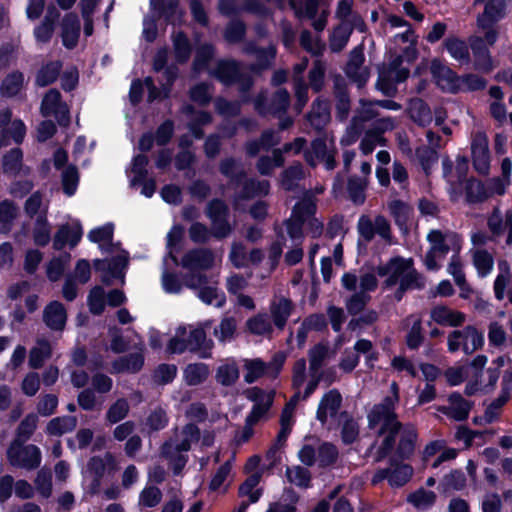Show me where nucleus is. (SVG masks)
I'll return each instance as SVG.
<instances>
[{
    "instance_id": "f257e3e1",
    "label": "nucleus",
    "mask_w": 512,
    "mask_h": 512,
    "mask_svg": "<svg viewBox=\"0 0 512 512\" xmlns=\"http://www.w3.org/2000/svg\"><path fill=\"white\" fill-rule=\"evenodd\" d=\"M210 75L222 85L231 87L238 85V91L243 102L251 100L250 91L254 86V79L249 73L242 71L241 63L235 59H220Z\"/></svg>"
},
{
    "instance_id": "f03ea898",
    "label": "nucleus",
    "mask_w": 512,
    "mask_h": 512,
    "mask_svg": "<svg viewBox=\"0 0 512 512\" xmlns=\"http://www.w3.org/2000/svg\"><path fill=\"white\" fill-rule=\"evenodd\" d=\"M205 215L211 220V224L214 225L216 239H225L232 233L233 228L229 222L230 210L223 199H211L205 208Z\"/></svg>"
},
{
    "instance_id": "7ed1b4c3",
    "label": "nucleus",
    "mask_w": 512,
    "mask_h": 512,
    "mask_svg": "<svg viewBox=\"0 0 512 512\" xmlns=\"http://www.w3.org/2000/svg\"><path fill=\"white\" fill-rule=\"evenodd\" d=\"M244 394L249 401L254 403L245 421L249 425L255 426L272 407L275 392L266 393L262 388L254 386L246 389Z\"/></svg>"
},
{
    "instance_id": "20e7f679",
    "label": "nucleus",
    "mask_w": 512,
    "mask_h": 512,
    "mask_svg": "<svg viewBox=\"0 0 512 512\" xmlns=\"http://www.w3.org/2000/svg\"><path fill=\"white\" fill-rule=\"evenodd\" d=\"M398 399L397 395L396 398L385 396L380 403L375 404L367 414L368 428L374 429L379 424H381L380 427H387L398 422V415L395 411Z\"/></svg>"
},
{
    "instance_id": "39448f33",
    "label": "nucleus",
    "mask_w": 512,
    "mask_h": 512,
    "mask_svg": "<svg viewBox=\"0 0 512 512\" xmlns=\"http://www.w3.org/2000/svg\"><path fill=\"white\" fill-rule=\"evenodd\" d=\"M7 459L13 467L34 470L40 466L42 456L40 449L34 444L24 447L11 445L7 450Z\"/></svg>"
},
{
    "instance_id": "423d86ee",
    "label": "nucleus",
    "mask_w": 512,
    "mask_h": 512,
    "mask_svg": "<svg viewBox=\"0 0 512 512\" xmlns=\"http://www.w3.org/2000/svg\"><path fill=\"white\" fill-rule=\"evenodd\" d=\"M129 258L128 255H116L110 259H99L93 260V268L96 272H103L101 282L109 286L112 284L113 279L124 278V269L128 266Z\"/></svg>"
},
{
    "instance_id": "0eeeda50",
    "label": "nucleus",
    "mask_w": 512,
    "mask_h": 512,
    "mask_svg": "<svg viewBox=\"0 0 512 512\" xmlns=\"http://www.w3.org/2000/svg\"><path fill=\"white\" fill-rule=\"evenodd\" d=\"M412 266V259L395 256L389 259L386 264L377 266L376 273L380 277L388 276L383 282L384 289H387L398 283L400 284L401 277H403V274L410 270Z\"/></svg>"
},
{
    "instance_id": "6e6552de",
    "label": "nucleus",
    "mask_w": 512,
    "mask_h": 512,
    "mask_svg": "<svg viewBox=\"0 0 512 512\" xmlns=\"http://www.w3.org/2000/svg\"><path fill=\"white\" fill-rule=\"evenodd\" d=\"M487 135L478 131L471 141V157L475 171L481 175H486L490 168V151Z\"/></svg>"
},
{
    "instance_id": "1a4fd4ad",
    "label": "nucleus",
    "mask_w": 512,
    "mask_h": 512,
    "mask_svg": "<svg viewBox=\"0 0 512 512\" xmlns=\"http://www.w3.org/2000/svg\"><path fill=\"white\" fill-rule=\"evenodd\" d=\"M484 4V10L477 16L479 28H492L504 18L506 0H474V5Z\"/></svg>"
},
{
    "instance_id": "9d476101",
    "label": "nucleus",
    "mask_w": 512,
    "mask_h": 512,
    "mask_svg": "<svg viewBox=\"0 0 512 512\" xmlns=\"http://www.w3.org/2000/svg\"><path fill=\"white\" fill-rule=\"evenodd\" d=\"M180 264L190 271L208 270L214 264V254L209 248H193L183 255Z\"/></svg>"
},
{
    "instance_id": "9b49d317",
    "label": "nucleus",
    "mask_w": 512,
    "mask_h": 512,
    "mask_svg": "<svg viewBox=\"0 0 512 512\" xmlns=\"http://www.w3.org/2000/svg\"><path fill=\"white\" fill-rule=\"evenodd\" d=\"M83 229L81 223L77 220L72 224H63L54 235L53 248L62 250L67 244L74 248L81 241Z\"/></svg>"
},
{
    "instance_id": "f8f14e48",
    "label": "nucleus",
    "mask_w": 512,
    "mask_h": 512,
    "mask_svg": "<svg viewBox=\"0 0 512 512\" xmlns=\"http://www.w3.org/2000/svg\"><path fill=\"white\" fill-rule=\"evenodd\" d=\"M81 24L75 12H68L61 21V40L65 48L72 50L78 45Z\"/></svg>"
},
{
    "instance_id": "ddd939ff",
    "label": "nucleus",
    "mask_w": 512,
    "mask_h": 512,
    "mask_svg": "<svg viewBox=\"0 0 512 512\" xmlns=\"http://www.w3.org/2000/svg\"><path fill=\"white\" fill-rule=\"evenodd\" d=\"M430 72L438 84L445 82L451 93L456 94L462 89V87L459 86L458 74L445 65L440 59H432Z\"/></svg>"
},
{
    "instance_id": "4468645a",
    "label": "nucleus",
    "mask_w": 512,
    "mask_h": 512,
    "mask_svg": "<svg viewBox=\"0 0 512 512\" xmlns=\"http://www.w3.org/2000/svg\"><path fill=\"white\" fill-rule=\"evenodd\" d=\"M67 321V312L59 301H51L43 310V322L53 331H62Z\"/></svg>"
},
{
    "instance_id": "2eb2a0df",
    "label": "nucleus",
    "mask_w": 512,
    "mask_h": 512,
    "mask_svg": "<svg viewBox=\"0 0 512 512\" xmlns=\"http://www.w3.org/2000/svg\"><path fill=\"white\" fill-rule=\"evenodd\" d=\"M294 310V303L290 298L281 297L270 304V314L275 327L282 331Z\"/></svg>"
},
{
    "instance_id": "dca6fc26",
    "label": "nucleus",
    "mask_w": 512,
    "mask_h": 512,
    "mask_svg": "<svg viewBox=\"0 0 512 512\" xmlns=\"http://www.w3.org/2000/svg\"><path fill=\"white\" fill-rule=\"evenodd\" d=\"M364 61V47L363 45H358L354 47L349 53L348 62L345 68L346 75L350 79L357 81L359 86L365 84L368 79L367 75L359 73V69L363 65Z\"/></svg>"
},
{
    "instance_id": "f3484780",
    "label": "nucleus",
    "mask_w": 512,
    "mask_h": 512,
    "mask_svg": "<svg viewBox=\"0 0 512 512\" xmlns=\"http://www.w3.org/2000/svg\"><path fill=\"white\" fill-rule=\"evenodd\" d=\"M431 319L439 325L458 327L465 322V314L453 311L445 305H437L431 309Z\"/></svg>"
},
{
    "instance_id": "a211bd4d",
    "label": "nucleus",
    "mask_w": 512,
    "mask_h": 512,
    "mask_svg": "<svg viewBox=\"0 0 512 512\" xmlns=\"http://www.w3.org/2000/svg\"><path fill=\"white\" fill-rule=\"evenodd\" d=\"M418 432L413 426L405 427L400 435L395 452L400 460H409L414 455Z\"/></svg>"
},
{
    "instance_id": "6ab92c4d",
    "label": "nucleus",
    "mask_w": 512,
    "mask_h": 512,
    "mask_svg": "<svg viewBox=\"0 0 512 512\" xmlns=\"http://www.w3.org/2000/svg\"><path fill=\"white\" fill-rule=\"evenodd\" d=\"M186 340L190 352H200V357L204 359L211 357L210 351L213 348V341L207 339L206 332L203 328L198 327L191 330Z\"/></svg>"
},
{
    "instance_id": "aec40b11",
    "label": "nucleus",
    "mask_w": 512,
    "mask_h": 512,
    "mask_svg": "<svg viewBox=\"0 0 512 512\" xmlns=\"http://www.w3.org/2000/svg\"><path fill=\"white\" fill-rule=\"evenodd\" d=\"M62 68L63 62L61 60H52L44 63L36 73L35 85L41 88L52 85L60 77Z\"/></svg>"
},
{
    "instance_id": "412c9836",
    "label": "nucleus",
    "mask_w": 512,
    "mask_h": 512,
    "mask_svg": "<svg viewBox=\"0 0 512 512\" xmlns=\"http://www.w3.org/2000/svg\"><path fill=\"white\" fill-rule=\"evenodd\" d=\"M470 47L474 55L476 69L483 72H490L493 69L492 59L483 38L476 37L471 40Z\"/></svg>"
},
{
    "instance_id": "4be33fe9",
    "label": "nucleus",
    "mask_w": 512,
    "mask_h": 512,
    "mask_svg": "<svg viewBox=\"0 0 512 512\" xmlns=\"http://www.w3.org/2000/svg\"><path fill=\"white\" fill-rule=\"evenodd\" d=\"M144 356L142 353L134 352L121 356L112 362L113 372L115 373H138L144 366Z\"/></svg>"
},
{
    "instance_id": "5701e85b",
    "label": "nucleus",
    "mask_w": 512,
    "mask_h": 512,
    "mask_svg": "<svg viewBox=\"0 0 512 512\" xmlns=\"http://www.w3.org/2000/svg\"><path fill=\"white\" fill-rule=\"evenodd\" d=\"M174 58L177 64H186L193 52V46L187 34L180 30L172 35Z\"/></svg>"
},
{
    "instance_id": "b1692460",
    "label": "nucleus",
    "mask_w": 512,
    "mask_h": 512,
    "mask_svg": "<svg viewBox=\"0 0 512 512\" xmlns=\"http://www.w3.org/2000/svg\"><path fill=\"white\" fill-rule=\"evenodd\" d=\"M492 196L483 181L470 177L465 183V199L470 205L483 203Z\"/></svg>"
},
{
    "instance_id": "393cba45",
    "label": "nucleus",
    "mask_w": 512,
    "mask_h": 512,
    "mask_svg": "<svg viewBox=\"0 0 512 512\" xmlns=\"http://www.w3.org/2000/svg\"><path fill=\"white\" fill-rule=\"evenodd\" d=\"M24 73L20 70L9 72L0 83V95L4 98L17 96L24 86Z\"/></svg>"
},
{
    "instance_id": "a878e982",
    "label": "nucleus",
    "mask_w": 512,
    "mask_h": 512,
    "mask_svg": "<svg viewBox=\"0 0 512 512\" xmlns=\"http://www.w3.org/2000/svg\"><path fill=\"white\" fill-rule=\"evenodd\" d=\"M448 401L451 404L450 416L456 421H465L469 417V413L474 405L472 401L466 400L460 393L452 392Z\"/></svg>"
},
{
    "instance_id": "bb28decb",
    "label": "nucleus",
    "mask_w": 512,
    "mask_h": 512,
    "mask_svg": "<svg viewBox=\"0 0 512 512\" xmlns=\"http://www.w3.org/2000/svg\"><path fill=\"white\" fill-rule=\"evenodd\" d=\"M353 32L352 25L340 23L333 28L329 35V48L334 53L341 52L347 45Z\"/></svg>"
},
{
    "instance_id": "cd10ccee",
    "label": "nucleus",
    "mask_w": 512,
    "mask_h": 512,
    "mask_svg": "<svg viewBox=\"0 0 512 512\" xmlns=\"http://www.w3.org/2000/svg\"><path fill=\"white\" fill-rule=\"evenodd\" d=\"M261 480V474L256 472L254 474L249 475L238 488V496L239 497H248V501L250 503H257L263 494L262 488L255 489Z\"/></svg>"
},
{
    "instance_id": "c85d7f7f",
    "label": "nucleus",
    "mask_w": 512,
    "mask_h": 512,
    "mask_svg": "<svg viewBox=\"0 0 512 512\" xmlns=\"http://www.w3.org/2000/svg\"><path fill=\"white\" fill-rule=\"evenodd\" d=\"M114 224L112 222L105 223L89 231L88 239L92 243H108V247L100 245V249L105 252H111L113 246Z\"/></svg>"
},
{
    "instance_id": "c756f323",
    "label": "nucleus",
    "mask_w": 512,
    "mask_h": 512,
    "mask_svg": "<svg viewBox=\"0 0 512 512\" xmlns=\"http://www.w3.org/2000/svg\"><path fill=\"white\" fill-rule=\"evenodd\" d=\"M77 426V418L71 415L59 416L51 419L45 432L51 436H61L65 433L72 432Z\"/></svg>"
},
{
    "instance_id": "7c9ffc66",
    "label": "nucleus",
    "mask_w": 512,
    "mask_h": 512,
    "mask_svg": "<svg viewBox=\"0 0 512 512\" xmlns=\"http://www.w3.org/2000/svg\"><path fill=\"white\" fill-rule=\"evenodd\" d=\"M410 117L420 127H426L432 122V112L428 103L417 98L410 104Z\"/></svg>"
},
{
    "instance_id": "2f4dec72",
    "label": "nucleus",
    "mask_w": 512,
    "mask_h": 512,
    "mask_svg": "<svg viewBox=\"0 0 512 512\" xmlns=\"http://www.w3.org/2000/svg\"><path fill=\"white\" fill-rule=\"evenodd\" d=\"M183 374L189 386H198L207 380L210 370L206 363H190L185 367Z\"/></svg>"
},
{
    "instance_id": "473e14b6",
    "label": "nucleus",
    "mask_w": 512,
    "mask_h": 512,
    "mask_svg": "<svg viewBox=\"0 0 512 512\" xmlns=\"http://www.w3.org/2000/svg\"><path fill=\"white\" fill-rule=\"evenodd\" d=\"M443 46L455 60L461 63L469 62V48L464 40L457 36H450L444 40Z\"/></svg>"
},
{
    "instance_id": "72a5a7b5",
    "label": "nucleus",
    "mask_w": 512,
    "mask_h": 512,
    "mask_svg": "<svg viewBox=\"0 0 512 512\" xmlns=\"http://www.w3.org/2000/svg\"><path fill=\"white\" fill-rule=\"evenodd\" d=\"M277 55V49L274 45L268 47H261L259 53L256 55V62L250 64L249 70L254 74L270 69L273 66L274 60Z\"/></svg>"
},
{
    "instance_id": "f704fd0d",
    "label": "nucleus",
    "mask_w": 512,
    "mask_h": 512,
    "mask_svg": "<svg viewBox=\"0 0 512 512\" xmlns=\"http://www.w3.org/2000/svg\"><path fill=\"white\" fill-rule=\"evenodd\" d=\"M52 355V347L48 340L41 339L37 341V346L33 347L29 352L28 364L32 369H40L43 367L46 359Z\"/></svg>"
},
{
    "instance_id": "c9c22d12",
    "label": "nucleus",
    "mask_w": 512,
    "mask_h": 512,
    "mask_svg": "<svg viewBox=\"0 0 512 512\" xmlns=\"http://www.w3.org/2000/svg\"><path fill=\"white\" fill-rule=\"evenodd\" d=\"M388 208L395 224L400 229H406L412 213V207L403 200L396 199L389 202Z\"/></svg>"
},
{
    "instance_id": "e433bc0d",
    "label": "nucleus",
    "mask_w": 512,
    "mask_h": 512,
    "mask_svg": "<svg viewBox=\"0 0 512 512\" xmlns=\"http://www.w3.org/2000/svg\"><path fill=\"white\" fill-rule=\"evenodd\" d=\"M215 55V47L213 44L205 42L201 44L195 53V57L192 62V70L195 73H200L206 70L209 63L212 61Z\"/></svg>"
},
{
    "instance_id": "4c0bfd02",
    "label": "nucleus",
    "mask_w": 512,
    "mask_h": 512,
    "mask_svg": "<svg viewBox=\"0 0 512 512\" xmlns=\"http://www.w3.org/2000/svg\"><path fill=\"white\" fill-rule=\"evenodd\" d=\"M335 99L336 118L341 122L347 120L351 109V101L346 86L338 84L335 86Z\"/></svg>"
},
{
    "instance_id": "58836bf2",
    "label": "nucleus",
    "mask_w": 512,
    "mask_h": 512,
    "mask_svg": "<svg viewBox=\"0 0 512 512\" xmlns=\"http://www.w3.org/2000/svg\"><path fill=\"white\" fill-rule=\"evenodd\" d=\"M239 379V368L235 361L218 366L215 374L217 383L225 387L233 386Z\"/></svg>"
},
{
    "instance_id": "ea45409f",
    "label": "nucleus",
    "mask_w": 512,
    "mask_h": 512,
    "mask_svg": "<svg viewBox=\"0 0 512 512\" xmlns=\"http://www.w3.org/2000/svg\"><path fill=\"white\" fill-rule=\"evenodd\" d=\"M448 272L453 276L456 285L461 290L460 297L467 298V293H471L472 289L466 281L463 272L462 263L457 256H453L448 266Z\"/></svg>"
},
{
    "instance_id": "a19ab883",
    "label": "nucleus",
    "mask_w": 512,
    "mask_h": 512,
    "mask_svg": "<svg viewBox=\"0 0 512 512\" xmlns=\"http://www.w3.org/2000/svg\"><path fill=\"white\" fill-rule=\"evenodd\" d=\"M87 304L91 314L100 316L105 311L107 304L106 293L102 286L95 285L89 291Z\"/></svg>"
},
{
    "instance_id": "79ce46f5",
    "label": "nucleus",
    "mask_w": 512,
    "mask_h": 512,
    "mask_svg": "<svg viewBox=\"0 0 512 512\" xmlns=\"http://www.w3.org/2000/svg\"><path fill=\"white\" fill-rule=\"evenodd\" d=\"M436 497L435 492L421 487L407 496V502L412 504L417 510L423 511L434 505Z\"/></svg>"
},
{
    "instance_id": "37998d69",
    "label": "nucleus",
    "mask_w": 512,
    "mask_h": 512,
    "mask_svg": "<svg viewBox=\"0 0 512 512\" xmlns=\"http://www.w3.org/2000/svg\"><path fill=\"white\" fill-rule=\"evenodd\" d=\"M71 259V255L68 252H64L63 254L53 257L47 264L46 267V275L47 278L51 282H56L60 280L63 276L66 266L68 265Z\"/></svg>"
},
{
    "instance_id": "c03bdc74",
    "label": "nucleus",
    "mask_w": 512,
    "mask_h": 512,
    "mask_svg": "<svg viewBox=\"0 0 512 512\" xmlns=\"http://www.w3.org/2000/svg\"><path fill=\"white\" fill-rule=\"evenodd\" d=\"M23 151L16 147L9 150L2 158V170L4 174L17 175L22 167Z\"/></svg>"
},
{
    "instance_id": "a18cd8bd",
    "label": "nucleus",
    "mask_w": 512,
    "mask_h": 512,
    "mask_svg": "<svg viewBox=\"0 0 512 512\" xmlns=\"http://www.w3.org/2000/svg\"><path fill=\"white\" fill-rule=\"evenodd\" d=\"M415 156L424 173L430 175L433 165L439 158L437 150L428 145H421L415 149Z\"/></svg>"
},
{
    "instance_id": "49530a36",
    "label": "nucleus",
    "mask_w": 512,
    "mask_h": 512,
    "mask_svg": "<svg viewBox=\"0 0 512 512\" xmlns=\"http://www.w3.org/2000/svg\"><path fill=\"white\" fill-rule=\"evenodd\" d=\"M318 466L327 468L333 466L339 457V451L336 445L331 442H322L317 449Z\"/></svg>"
},
{
    "instance_id": "de8ad7c7",
    "label": "nucleus",
    "mask_w": 512,
    "mask_h": 512,
    "mask_svg": "<svg viewBox=\"0 0 512 512\" xmlns=\"http://www.w3.org/2000/svg\"><path fill=\"white\" fill-rule=\"evenodd\" d=\"M33 240L36 246L45 247L51 240L50 224L46 215H39L33 229Z\"/></svg>"
},
{
    "instance_id": "09e8293b",
    "label": "nucleus",
    "mask_w": 512,
    "mask_h": 512,
    "mask_svg": "<svg viewBox=\"0 0 512 512\" xmlns=\"http://www.w3.org/2000/svg\"><path fill=\"white\" fill-rule=\"evenodd\" d=\"M64 103L60 91L56 88H51L42 98L40 113L43 117H49Z\"/></svg>"
},
{
    "instance_id": "8fccbe9b",
    "label": "nucleus",
    "mask_w": 512,
    "mask_h": 512,
    "mask_svg": "<svg viewBox=\"0 0 512 512\" xmlns=\"http://www.w3.org/2000/svg\"><path fill=\"white\" fill-rule=\"evenodd\" d=\"M183 439L175 446V452H188L192 442H198L201 437L199 427L195 423H187L182 428Z\"/></svg>"
},
{
    "instance_id": "3c124183",
    "label": "nucleus",
    "mask_w": 512,
    "mask_h": 512,
    "mask_svg": "<svg viewBox=\"0 0 512 512\" xmlns=\"http://www.w3.org/2000/svg\"><path fill=\"white\" fill-rule=\"evenodd\" d=\"M62 190L65 195H75L79 185V172L75 165H68L61 175Z\"/></svg>"
},
{
    "instance_id": "603ef678",
    "label": "nucleus",
    "mask_w": 512,
    "mask_h": 512,
    "mask_svg": "<svg viewBox=\"0 0 512 512\" xmlns=\"http://www.w3.org/2000/svg\"><path fill=\"white\" fill-rule=\"evenodd\" d=\"M366 182L359 176H351L347 181V191L349 194L350 200L355 205H362L366 200L365 195Z\"/></svg>"
},
{
    "instance_id": "864d4df0",
    "label": "nucleus",
    "mask_w": 512,
    "mask_h": 512,
    "mask_svg": "<svg viewBox=\"0 0 512 512\" xmlns=\"http://www.w3.org/2000/svg\"><path fill=\"white\" fill-rule=\"evenodd\" d=\"M17 216V208L13 201L0 202V232L7 233L12 229L13 221Z\"/></svg>"
},
{
    "instance_id": "5fc2aeb1",
    "label": "nucleus",
    "mask_w": 512,
    "mask_h": 512,
    "mask_svg": "<svg viewBox=\"0 0 512 512\" xmlns=\"http://www.w3.org/2000/svg\"><path fill=\"white\" fill-rule=\"evenodd\" d=\"M247 330L254 335H267L273 332V327L268 320L267 314H257L246 322Z\"/></svg>"
},
{
    "instance_id": "6e6d98bb",
    "label": "nucleus",
    "mask_w": 512,
    "mask_h": 512,
    "mask_svg": "<svg viewBox=\"0 0 512 512\" xmlns=\"http://www.w3.org/2000/svg\"><path fill=\"white\" fill-rule=\"evenodd\" d=\"M189 238L193 243L205 244L211 237L215 238L214 225L211 224V228L201 222H194L189 227Z\"/></svg>"
},
{
    "instance_id": "4d7b16f0",
    "label": "nucleus",
    "mask_w": 512,
    "mask_h": 512,
    "mask_svg": "<svg viewBox=\"0 0 512 512\" xmlns=\"http://www.w3.org/2000/svg\"><path fill=\"white\" fill-rule=\"evenodd\" d=\"M247 26L241 19H232L225 28L224 38L229 43H240L244 40Z\"/></svg>"
},
{
    "instance_id": "13d9d810",
    "label": "nucleus",
    "mask_w": 512,
    "mask_h": 512,
    "mask_svg": "<svg viewBox=\"0 0 512 512\" xmlns=\"http://www.w3.org/2000/svg\"><path fill=\"white\" fill-rule=\"evenodd\" d=\"M244 367L247 371L244 381L248 384L256 382L267 373V363L259 358L247 360Z\"/></svg>"
},
{
    "instance_id": "bf43d9fd",
    "label": "nucleus",
    "mask_w": 512,
    "mask_h": 512,
    "mask_svg": "<svg viewBox=\"0 0 512 512\" xmlns=\"http://www.w3.org/2000/svg\"><path fill=\"white\" fill-rule=\"evenodd\" d=\"M177 376L175 364L161 363L153 372V381L158 385H167L174 381Z\"/></svg>"
},
{
    "instance_id": "052dcab7",
    "label": "nucleus",
    "mask_w": 512,
    "mask_h": 512,
    "mask_svg": "<svg viewBox=\"0 0 512 512\" xmlns=\"http://www.w3.org/2000/svg\"><path fill=\"white\" fill-rule=\"evenodd\" d=\"M236 329V319L232 316L224 317L219 326L214 329L213 334L220 342H226L234 338Z\"/></svg>"
},
{
    "instance_id": "680f3d73",
    "label": "nucleus",
    "mask_w": 512,
    "mask_h": 512,
    "mask_svg": "<svg viewBox=\"0 0 512 512\" xmlns=\"http://www.w3.org/2000/svg\"><path fill=\"white\" fill-rule=\"evenodd\" d=\"M38 423V417L34 413L27 414L19 423L16 429V437L18 440L25 442L34 434Z\"/></svg>"
},
{
    "instance_id": "e2e57ef3",
    "label": "nucleus",
    "mask_w": 512,
    "mask_h": 512,
    "mask_svg": "<svg viewBox=\"0 0 512 512\" xmlns=\"http://www.w3.org/2000/svg\"><path fill=\"white\" fill-rule=\"evenodd\" d=\"M412 476L413 467L410 464L391 469L389 486L392 488H401L411 480Z\"/></svg>"
},
{
    "instance_id": "0e129e2a",
    "label": "nucleus",
    "mask_w": 512,
    "mask_h": 512,
    "mask_svg": "<svg viewBox=\"0 0 512 512\" xmlns=\"http://www.w3.org/2000/svg\"><path fill=\"white\" fill-rule=\"evenodd\" d=\"M308 80L311 89L315 93L322 91L325 82V66L320 60H316L313 63V66L308 73Z\"/></svg>"
},
{
    "instance_id": "69168bd1",
    "label": "nucleus",
    "mask_w": 512,
    "mask_h": 512,
    "mask_svg": "<svg viewBox=\"0 0 512 512\" xmlns=\"http://www.w3.org/2000/svg\"><path fill=\"white\" fill-rule=\"evenodd\" d=\"M458 80L459 86L462 87L460 91L465 92L480 91L485 89L487 85L485 78L473 73L464 74L462 76L458 75Z\"/></svg>"
},
{
    "instance_id": "338daca9",
    "label": "nucleus",
    "mask_w": 512,
    "mask_h": 512,
    "mask_svg": "<svg viewBox=\"0 0 512 512\" xmlns=\"http://www.w3.org/2000/svg\"><path fill=\"white\" fill-rule=\"evenodd\" d=\"M286 477L289 482L295 483L298 487L306 489L311 486V473L305 467L296 466L294 470L287 468Z\"/></svg>"
},
{
    "instance_id": "774afa93",
    "label": "nucleus",
    "mask_w": 512,
    "mask_h": 512,
    "mask_svg": "<svg viewBox=\"0 0 512 512\" xmlns=\"http://www.w3.org/2000/svg\"><path fill=\"white\" fill-rule=\"evenodd\" d=\"M371 300L370 295L363 291L355 292L346 300V309L349 315L356 316L364 310Z\"/></svg>"
}]
</instances>
